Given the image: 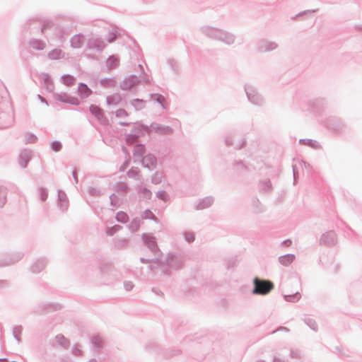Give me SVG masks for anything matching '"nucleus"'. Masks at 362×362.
Masks as SVG:
<instances>
[{
  "mask_svg": "<svg viewBox=\"0 0 362 362\" xmlns=\"http://www.w3.org/2000/svg\"><path fill=\"white\" fill-rule=\"evenodd\" d=\"M254 289L252 293L257 295H267L272 290L274 286V284L269 280H262L259 278L254 279Z\"/></svg>",
  "mask_w": 362,
  "mask_h": 362,
  "instance_id": "obj_1",
  "label": "nucleus"
},
{
  "mask_svg": "<svg viewBox=\"0 0 362 362\" xmlns=\"http://www.w3.org/2000/svg\"><path fill=\"white\" fill-rule=\"evenodd\" d=\"M81 42H82V37L78 36H78H74L71 39V45L74 47H78L81 45Z\"/></svg>",
  "mask_w": 362,
  "mask_h": 362,
  "instance_id": "obj_2",
  "label": "nucleus"
},
{
  "mask_svg": "<svg viewBox=\"0 0 362 362\" xmlns=\"http://www.w3.org/2000/svg\"><path fill=\"white\" fill-rule=\"evenodd\" d=\"M79 92L83 93L85 96H88L90 93V90L87 87L86 85L81 84L79 87Z\"/></svg>",
  "mask_w": 362,
  "mask_h": 362,
  "instance_id": "obj_3",
  "label": "nucleus"
},
{
  "mask_svg": "<svg viewBox=\"0 0 362 362\" xmlns=\"http://www.w3.org/2000/svg\"><path fill=\"white\" fill-rule=\"evenodd\" d=\"M294 259L293 255H286L281 258V262L284 264H287Z\"/></svg>",
  "mask_w": 362,
  "mask_h": 362,
  "instance_id": "obj_4",
  "label": "nucleus"
},
{
  "mask_svg": "<svg viewBox=\"0 0 362 362\" xmlns=\"http://www.w3.org/2000/svg\"><path fill=\"white\" fill-rule=\"evenodd\" d=\"M286 300L288 301H296L298 300L300 298V294L299 293H296L294 296H286Z\"/></svg>",
  "mask_w": 362,
  "mask_h": 362,
  "instance_id": "obj_5",
  "label": "nucleus"
},
{
  "mask_svg": "<svg viewBox=\"0 0 362 362\" xmlns=\"http://www.w3.org/2000/svg\"><path fill=\"white\" fill-rule=\"evenodd\" d=\"M117 218L119 221H125L127 219V216L124 213L120 212L117 214Z\"/></svg>",
  "mask_w": 362,
  "mask_h": 362,
  "instance_id": "obj_6",
  "label": "nucleus"
},
{
  "mask_svg": "<svg viewBox=\"0 0 362 362\" xmlns=\"http://www.w3.org/2000/svg\"><path fill=\"white\" fill-rule=\"evenodd\" d=\"M185 238L188 242H192L194 240V235L192 233H187L185 235Z\"/></svg>",
  "mask_w": 362,
  "mask_h": 362,
  "instance_id": "obj_7",
  "label": "nucleus"
},
{
  "mask_svg": "<svg viewBox=\"0 0 362 362\" xmlns=\"http://www.w3.org/2000/svg\"><path fill=\"white\" fill-rule=\"evenodd\" d=\"M52 148L55 151H58L61 148V144L57 142L53 143Z\"/></svg>",
  "mask_w": 362,
  "mask_h": 362,
  "instance_id": "obj_8",
  "label": "nucleus"
},
{
  "mask_svg": "<svg viewBox=\"0 0 362 362\" xmlns=\"http://www.w3.org/2000/svg\"><path fill=\"white\" fill-rule=\"evenodd\" d=\"M151 160V161L152 165H153V164H154V163H155V159H154L153 157H151V156L146 157V158H144V163H145V162H146V160Z\"/></svg>",
  "mask_w": 362,
  "mask_h": 362,
  "instance_id": "obj_9",
  "label": "nucleus"
},
{
  "mask_svg": "<svg viewBox=\"0 0 362 362\" xmlns=\"http://www.w3.org/2000/svg\"><path fill=\"white\" fill-rule=\"evenodd\" d=\"M284 244L286 245V246H290L291 244V241L290 240H286L284 242Z\"/></svg>",
  "mask_w": 362,
  "mask_h": 362,
  "instance_id": "obj_10",
  "label": "nucleus"
},
{
  "mask_svg": "<svg viewBox=\"0 0 362 362\" xmlns=\"http://www.w3.org/2000/svg\"><path fill=\"white\" fill-rule=\"evenodd\" d=\"M90 110H91V111H92L93 112H95V113H96V112H97V111H99V110H99L98 107H91Z\"/></svg>",
  "mask_w": 362,
  "mask_h": 362,
  "instance_id": "obj_11",
  "label": "nucleus"
}]
</instances>
